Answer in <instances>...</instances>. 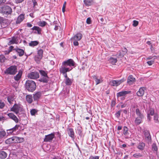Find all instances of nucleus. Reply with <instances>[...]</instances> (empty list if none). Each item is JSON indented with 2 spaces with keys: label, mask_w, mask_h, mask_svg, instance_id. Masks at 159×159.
<instances>
[{
  "label": "nucleus",
  "mask_w": 159,
  "mask_h": 159,
  "mask_svg": "<svg viewBox=\"0 0 159 159\" xmlns=\"http://www.w3.org/2000/svg\"><path fill=\"white\" fill-rule=\"evenodd\" d=\"M75 63L73 59H68L62 62V65L59 69V71L62 74L69 72L72 70L73 67H75Z\"/></svg>",
  "instance_id": "f257e3e1"
},
{
  "label": "nucleus",
  "mask_w": 159,
  "mask_h": 159,
  "mask_svg": "<svg viewBox=\"0 0 159 159\" xmlns=\"http://www.w3.org/2000/svg\"><path fill=\"white\" fill-rule=\"evenodd\" d=\"M25 86L26 89L29 91L34 92L36 89V85L35 82L30 80H27L25 82Z\"/></svg>",
  "instance_id": "f03ea898"
},
{
  "label": "nucleus",
  "mask_w": 159,
  "mask_h": 159,
  "mask_svg": "<svg viewBox=\"0 0 159 159\" xmlns=\"http://www.w3.org/2000/svg\"><path fill=\"white\" fill-rule=\"evenodd\" d=\"M135 112L137 117L135 118L134 123L136 125H138L142 123L144 116L141 113L139 108L136 109Z\"/></svg>",
  "instance_id": "7ed1b4c3"
},
{
  "label": "nucleus",
  "mask_w": 159,
  "mask_h": 159,
  "mask_svg": "<svg viewBox=\"0 0 159 159\" xmlns=\"http://www.w3.org/2000/svg\"><path fill=\"white\" fill-rule=\"evenodd\" d=\"M12 12L11 8L7 5H4L0 7V13L7 15H10Z\"/></svg>",
  "instance_id": "20e7f679"
},
{
  "label": "nucleus",
  "mask_w": 159,
  "mask_h": 159,
  "mask_svg": "<svg viewBox=\"0 0 159 159\" xmlns=\"http://www.w3.org/2000/svg\"><path fill=\"white\" fill-rule=\"evenodd\" d=\"M11 111L14 112L16 114H17L20 112H23V109L21 105L15 104L13 107L11 108Z\"/></svg>",
  "instance_id": "39448f33"
},
{
  "label": "nucleus",
  "mask_w": 159,
  "mask_h": 159,
  "mask_svg": "<svg viewBox=\"0 0 159 159\" xmlns=\"http://www.w3.org/2000/svg\"><path fill=\"white\" fill-rule=\"evenodd\" d=\"M82 34L80 33H77L71 38V40L73 41V43L74 46H77L79 45L78 41H80L82 37Z\"/></svg>",
  "instance_id": "423d86ee"
},
{
  "label": "nucleus",
  "mask_w": 159,
  "mask_h": 159,
  "mask_svg": "<svg viewBox=\"0 0 159 159\" xmlns=\"http://www.w3.org/2000/svg\"><path fill=\"white\" fill-rule=\"evenodd\" d=\"M17 72L16 66H12L7 69L5 73V74L10 75H14Z\"/></svg>",
  "instance_id": "0eeeda50"
},
{
  "label": "nucleus",
  "mask_w": 159,
  "mask_h": 159,
  "mask_svg": "<svg viewBox=\"0 0 159 159\" xmlns=\"http://www.w3.org/2000/svg\"><path fill=\"white\" fill-rule=\"evenodd\" d=\"M125 80V78L119 80H111L110 82V84L113 86H117Z\"/></svg>",
  "instance_id": "6e6552de"
},
{
  "label": "nucleus",
  "mask_w": 159,
  "mask_h": 159,
  "mask_svg": "<svg viewBox=\"0 0 159 159\" xmlns=\"http://www.w3.org/2000/svg\"><path fill=\"white\" fill-rule=\"evenodd\" d=\"M20 37L18 36H15L11 38L8 43V45L13 44H17L19 42Z\"/></svg>",
  "instance_id": "1a4fd4ad"
},
{
  "label": "nucleus",
  "mask_w": 159,
  "mask_h": 159,
  "mask_svg": "<svg viewBox=\"0 0 159 159\" xmlns=\"http://www.w3.org/2000/svg\"><path fill=\"white\" fill-rule=\"evenodd\" d=\"M130 91H122L117 93L116 94V96L118 98L121 97L120 98L121 99L123 100H124L125 98L124 97L125 96L126 94L130 93Z\"/></svg>",
  "instance_id": "9d476101"
},
{
  "label": "nucleus",
  "mask_w": 159,
  "mask_h": 159,
  "mask_svg": "<svg viewBox=\"0 0 159 159\" xmlns=\"http://www.w3.org/2000/svg\"><path fill=\"white\" fill-rule=\"evenodd\" d=\"M43 50L40 49L38 51V54L35 57V60L37 63H39L43 57Z\"/></svg>",
  "instance_id": "9b49d317"
},
{
  "label": "nucleus",
  "mask_w": 159,
  "mask_h": 159,
  "mask_svg": "<svg viewBox=\"0 0 159 159\" xmlns=\"http://www.w3.org/2000/svg\"><path fill=\"white\" fill-rule=\"evenodd\" d=\"M27 76L30 79H35L39 78V75L37 72H32L28 74Z\"/></svg>",
  "instance_id": "f8f14e48"
},
{
  "label": "nucleus",
  "mask_w": 159,
  "mask_h": 159,
  "mask_svg": "<svg viewBox=\"0 0 159 159\" xmlns=\"http://www.w3.org/2000/svg\"><path fill=\"white\" fill-rule=\"evenodd\" d=\"M55 137L54 133H52L50 134L45 136L44 141L45 142H51Z\"/></svg>",
  "instance_id": "ddd939ff"
},
{
  "label": "nucleus",
  "mask_w": 159,
  "mask_h": 159,
  "mask_svg": "<svg viewBox=\"0 0 159 159\" xmlns=\"http://www.w3.org/2000/svg\"><path fill=\"white\" fill-rule=\"evenodd\" d=\"M18 137H12L9 138L5 141V143L7 144H10L12 143H16L17 142Z\"/></svg>",
  "instance_id": "4468645a"
},
{
  "label": "nucleus",
  "mask_w": 159,
  "mask_h": 159,
  "mask_svg": "<svg viewBox=\"0 0 159 159\" xmlns=\"http://www.w3.org/2000/svg\"><path fill=\"white\" fill-rule=\"evenodd\" d=\"M9 118L13 120L16 123H17L19 121V120L17 117L13 113H9L7 115Z\"/></svg>",
  "instance_id": "2eb2a0df"
},
{
  "label": "nucleus",
  "mask_w": 159,
  "mask_h": 159,
  "mask_svg": "<svg viewBox=\"0 0 159 159\" xmlns=\"http://www.w3.org/2000/svg\"><path fill=\"white\" fill-rule=\"evenodd\" d=\"M135 81V79L132 75H129L127 79V82L129 85L132 84Z\"/></svg>",
  "instance_id": "dca6fc26"
},
{
  "label": "nucleus",
  "mask_w": 159,
  "mask_h": 159,
  "mask_svg": "<svg viewBox=\"0 0 159 159\" xmlns=\"http://www.w3.org/2000/svg\"><path fill=\"white\" fill-rule=\"evenodd\" d=\"M144 134L146 140H147L148 142H150L151 141V137L149 131L147 130H145Z\"/></svg>",
  "instance_id": "f3484780"
},
{
  "label": "nucleus",
  "mask_w": 159,
  "mask_h": 159,
  "mask_svg": "<svg viewBox=\"0 0 159 159\" xmlns=\"http://www.w3.org/2000/svg\"><path fill=\"white\" fill-rule=\"evenodd\" d=\"M145 89L144 87H141L136 93L137 96L139 97L143 96L144 93Z\"/></svg>",
  "instance_id": "a211bd4d"
},
{
  "label": "nucleus",
  "mask_w": 159,
  "mask_h": 159,
  "mask_svg": "<svg viewBox=\"0 0 159 159\" xmlns=\"http://www.w3.org/2000/svg\"><path fill=\"white\" fill-rule=\"evenodd\" d=\"M14 50L17 52V54L20 57H21L24 55V52L22 49L16 48L14 49Z\"/></svg>",
  "instance_id": "6ab92c4d"
},
{
  "label": "nucleus",
  "mask_w": 159,
  "mask_h": 159,
  "mask_svg": "<svg viewBox=\"0 0 159 159\" xmlns=\"http://www.w3.org/2000/svg\"><path fill=\"white\" fill-rule=\"evenodd\" d=\"M93 78L96 83V85L102 83L103 81L102 78L100 77H98L95 75H94L93 76Z\"/></svg>",
  "instance_id": "aec40b11"
},
{
  "label": "nucleus",
  "mask_w": 159,
  "mask_h": 159,
  "mask_svg": "<svg viewBox=\"0 0 159 159\" xmlns=\"http://www.w3.org/2000/svg\"><path fill=\"white\" fill-rule=\"evenodd\" d=\"M19 125H16L15 126L12 128L9 129L7 130V132L8 134H11L14 131H16V130L18 129V128L19 127Z\"/></svg>",
  "instance_id": "412c9836"
},
{
  "label": "nucleus",
  "mask_w": 159,
  "mask_h": 159,
  "mask_svg": "<svg viewBox=\"0 0 159 159\" xmlns=\"http://www.w3.org/2000/svg\"><path fill=\"white\" fill-rule=\"evenodd\" d=\"M68 134L69 136L72 139L74 138V132L73 129L72 128H69L67 129Z\"/></svg>",
  "instance_id": "4be33fe9"
},
{
  "label": "nucleus",
  "mask_w": 159,
  "mask_h": 159,
  "mask_svg": "<svg viewBox=\"0 0 159 159\" xmlns=\"http://www.w3.org/2000/svg\"><path fill=\"white\" fill-rule=\"evenodd\" d=\"M123 134L126 138H128L129 137L130 135L128 132V129L126 126L124 127Z\"/></svg>",
  "instance_id": "5701e85b"
},
{
  "label": "nucleus",
  "mask_w": 159,
  "mask_h": 159,
  "mask_svg": "<svg viewBox=\"0 0 159 159\" xmlns=\"http://www.w3.org/2000/svg\"><path fill=\"white\" fill-rule=\"evenodd\" d=\"M24 19V15L23 14H20L18 17L16 21V24H20Z\"/></svg>",
  "instance_id": "b1692460"
},
{
  "label": "nucleus",
  "mask_w": 159,
  "mask_h": 159,
  "mask_svg": "<svg viewBox=\"0 0 159 159\" xmlns=\"http://www.w3.org/2000/svg\"><path fill=\"white\" fill-rule=\"evenodd\" d=\"M41 95V93L40 92H37L34 94V100L37 101L40 98Z\"/></svg>",
  "instance_id": "393cba45"
},
{
  "label": "nucleus",
  "mask_w": 159,
  "mask_h": 159,
  "mask_svg": "<svg viewBox=\"0 0 159 159\" xmlns=\"http://www.w3.org/2000/svg\"><path fill=\"white\" fill-rule=\"evenodd\" d=\"M22 74V71L21 70L19 71L18 74L14 77L15 80L16 81H18L21 78Z\"/></svg>",
  "instance_id": "a878e982"
},
{
  "label": "nucleus",
  "mask_w": 159,
  "mask_h": 159,
  "mask_svg": "<svg viewBox=\"0 0 159 159\" xmlns=\"http://www.w3.org/2000/svg\"><path fill=\"white\" fill-rule=\"evenodd\" d=\"M84 2L85 5L89 6L92 5L94 3L93 0H84Z\"/></svg>",
  "instance_id": "bb28decb"
},
{
  "label": "nucleus",
  "mask_w": 159,
  "mask_h": 159,
  "mask_svg": "<svg viewBox=\"0 0 159 159\" xmlns=\"http://www.w3.org/2000/svg\"><path fill=\"white\" fill-rule=\"evenodd\" d=\"M7 156V153L3 151H0V159H4L6 158Z\"/></svg>",
  "instance_id": "cd10ccee"
},
{
  "label": "nucleus",
  "mask_w": 159,
  "mask_h": 159,
  "mask_svg": "<svg viewBox=\"0 0 159 159\" xmlns=\"http://www.w3.org/2000/svg\"><path fill=\"white\" fill-rule=\"evenodd\" d=\"M31 29L33 30L37 31L38 34H41V29L39 27L34 26Z\"/></svg>",
  "instance_id": "c85d7f7f"
},
{
  "label": "nucleus",
  "mask_w": 159,
  "mask_h": 159,
  "mask_svg": "<svg viewBox=\"0 0 159 159\" xmlns=\"http://www.w3.org/2000/svg\"><path fill=\"white\" fill-rule=\"evenodd\" d=\"M26 99L27 102L29 103H31L33 101V97L32 95H28L26 97Z\"/></svg>",
  "instance_id": "c756f323"
},
{
  "label": "nucleus",
  "mask_w": 159,
  "mask_h": 159,
  "mask_svg": "<svg viewBox=\"0 0 159 159\" xmlns=\"http://www.w3.org/2000/svg\"><path fill=\"white\" fill-rule=\"evenodd\" d=\"M108 61L110 63L113 65H115V63L117 62V60L116 58L111 57L108 60Z\"/></svg>",
  "instance_id": "7c9ffc66"
},
{
  "label": "nucleus",
  "mask_w": 159,
  "mask_h": 159,
  "mask_svg": "<svg viewBox=\"0 0 159 159\" xmlns=\"http://www.w3.org/2000/svg\"><path fill=\"white\" fill-rule=\"evenodd\" d=\"M127 52V49L125 48L123 49V50L120 51L118 54L119 56L121 57L123 56Z\"/></svg>",
  "instance_id": "2f4dec72"
},
{
  "label": "nucleus",
  "mask_w": 159,
  "mask_h": 159,
  "mask_svg": "<svg viewBox=\"0 0 159 159\" xmlns=\"http://www.w3.org/2000/svg\"><path fill=\"white\" fill-rule=\"evenodd\" d=\"M39 43V42L37 41H32L29 43V45L31 47H34V46H37Z\"/></svg>",
  "instance_id": "473e14b6"
},
{
  "label": "nucleus",
  "mask_w": 159,
  "mask_h": 159,
  "mask_svg": "<svg viewBox=\"0 0 159 159\" xmlns=\"http://www.w3.org/2000/svg\"><path fill=\"white\" fill-rule=\"evenodd\" d=\"M145 146V143H140L137 146V148L140 150H143Z\"/></svg>",
  "instance_id": "72a5a7b5"
},
{
  "label": "nucleus",
  "mask_w": 159,
  "mask_h": 159,
  "mask_svg": "<svg viewBox=\"0 0 159 159\" xmlns=\"http://www.w3.org/2000/svg\"><path fill=\"white\" fill-rule=\"evenodd\" d=\"M38 25L41 27H44V26L47 23L45 21L43 20H40L39 21L38 23Z\"/></svg>",
  "instance_id": "f704fd0d"
},
{
  "label": "nucleus",
  "mask_w": 159,
  "mask_h": 159,
  "mask_svg": "<svg viewBox=\"0 0 159 159\" xmlns=\"http://www.w3.org/2000/svg\"><path fill=\"white\" fill-rule=\"evenodd\" d=\"M72 81L69 78H67L66 79L65 83L66 85H70L71 84Z\"/></svg>",
  "instance_id": "c9c22d12"
},
{
  "label": "nucleus",
  "mask_w": 159,
  "mask_h": 159,
  "mask_svg": "<svg viewBox=\"0 0 159 159\" xmlns=\"http://www.w3.org/2000/svg\"><path fill=\"white\" fill-rule=\"evenodd\" d=\"M152 151H155L156 152V154L157 155V148L155 143H153L152 144Z\"/></svg>",
  "instance_id": "e433bc0d"
},
{
  "label": "nucleus",
  "mask_w": 159,
  "mask_h": 159,
  "mask_svg": "<svg viewBox=\"0 0 159 159\" xmlns=\"http://www.w3.org/2000/svg\"><path fill=\"white\" fill-rule=\"evenodd\" d=\"M6 135V133L4 131H0V139L3 138Z\"/></svg>",
  "instance_id": "4c0bfd02"
},
{
  "label": "nucleus",
  "mask_w": 159,
  "mask_h": 159,
  "mask_svg": "<svg viewBox=\"0 0 159 159\" xmlns=\"http://www.w3.org/2000/svg\"><path fill=\"white\" fill-rule=\"evenodd\" d=\"M154 110L152 108H150L148 111V114L151 116L154 115Z\"/></svg>",
  "instance_id": "58836bf2"
},
{
  "label": "nucleus",
  "mask_w": 159,
  "mask_h": 159,
  "mask_svg": "<svg viewBox=\"0 0 159 159\" xmlns=\"http://www.w3.org/2000/svg\"><path fill=\"white\" fill-rule=\"evenodd\" d=\"M48 77H44L43 76L42 78H41L39 80L41 82H42L44 83H46L48 82V80L47 79Z\"/></svg>",
  "instance_id": "ea45409f"
},
{
  "label": "nucleus",
  "mask_w": 159,
  "mask_h": 159,
  "mask_svg": "<svg viewBox=\"0 0 159 159\" xmlns=\"http://www.w3.org/2000/svg\"><path fill=\"white\" fill-rule=\"evenodd\" d=\"M77 130L78 134L80 136H81L82 131V128L80 127H77Z\"/></svg>",
  "instance_id": "a19ab883"
},
{
  "label": "nucleus",
  "mask_w": 159,
  "mask_h": 159,
  "mask_svg": "<svg viewBox=\"0 0 159 159\" xmlns=\"http://www.w3.org/2000/svg\"><path fill=\"white\" fill-rule=\"evenodd\" d=\"M14 100V98L11 96H9L7 97L8 101L10 104H11L12 103Z\"/></svg>",
  "instance_id": "79ce46f5"
},
{
  "label": "nucleus",
  "mask_w": 159,
  "mask_h": 159,
  "mask_svg": "<svg viewBox=\"0 0 159 159\" xmlns=\"http://www.w3.org/2000/svg\"><path fill=\"white\" fill-rule=\"evenodd\" d=\"M39 72L41 75L43 77H48L47 73L44 71L40 70H39Z\"/></svg>",
  "instance_id": "37998d69"
},
{
  "label": "nucleus",
  "mask_w": 159,
  "mask_h": 159,
  "mask_svg": "<svg viewBox=\"0 0 159 159\" xmlns=\"http://www.w3.org/2000/svg\"><path fill=\"white\" fill-rule=\"evenodd\" d=\"M37 112V111L34 109H33L30 110V113L32 116L34 115Z\"/></svg>",
  "instance_id": "c03bdc74"
},
{
  "label": "nucleus",
  "mask_w": 159,
  "mask_h": 159,
  "mask_svg": "<svg viewBox=\"0 0 159 159\" xmlns=\"http://www.w3.org/2000/svg\"><path fill=\"white\" fill-rule=\"evenodd\" d=\"M133 156L136 158H139L142 156V155L140 153H135L133 155Z\"/></svg>",
  "instance_id": "a18cd8bd"
},
{
  "label": "nucleus",
  "mask_w": 159,
  "mask_h": 159,
  "mask_svg": "<svg viewBox=\"0 0 159 159\" xmlns=\"http://www.w3.org/2000/svg\"><path fill=\"white\" fill-rule=\"evenodd\" d=\"M6 59L5 57L3 55H0V60L1 62H3Z\"/></svg>",
  "instance_id": "49530a36"
},
{
  "label": "nucleus",
  "mask_w": 159,
  "mask_h": 159,
  "mask_svg": "<svg viewBox=\"0 0 159 159\" xmlns=\"http://www.w3.org/2000/svg\"><path fill=\"white\" fill-rule=\"evenodd\" d=\"M5 106V103L1 100H0V108L2 109Z\"/></svg>",
  "instance_id": "de8ad7c7"
},
{
  "label": "nucleus",
  "mask_w": 159,
  "mask_h": 159,
  "mask_svg": "<svg viewBox=\"0 0 159 159\" xmlns=\"http://www.w3.org/2000/svg\"><path fill=\"white\" fill-rule=\"evenodd\" d=\"M66 5V2H65L64 3V4L63 5L62 8V11L63 13H64L65 11V8Z\"/></svg>",
  "instance_id": "09e8293b"
},
{
  "label": "nucleus",
  "mask_w": 159,
  "mask_h": 159,
  "mask_svg": "<svg viewBox=\"0 0 159 159\" xmlns=\"http://www.w3.org/2000/svg\"><path fill=\"white\" fill-rule=\"evenodd\" d=\"M133 22V25L134 27L137 26L139 24L138 21L136 20H134Z\"/></svg>",
  "instance_id": "8fccbe9b"
},
{
  "label": "nucleus",
  "mask_w": 159,
  "mask_h": 159,
  "mask_svg": "<svg viewBox=\"0 0 159 159\" xmlns=\"http://www.w3.org/2000/svg\"><path fill=\"white\" fill-rule=\"evenodd\" d=\"M99 156H91L90 157L89 159H99Z\"/></svg>",
  "instance_id": "3c124183"
},
{
  "label": "nucleus",
  "mask_w": 159,
  "mask_h": 159,
  "mask_svg": "<svg viewBox=\"0 0 159 159\" xmlns=\"http://www.w3.org/2000/svg\"><path fill=\"white\" fill-rule=\"evenodd\" d=\"M154 63V60H152L151 61H149L147 62V63L149 65L151 66Z\"/></svg>",
  "instance_id": "603ef678"
},
{
  "label": "nucleus",
  "mask_w": 159,
  "mask_h": 159,
  "mask_svg": "<svg viewBox=\"0 0 159 159\" xmlns=\"http://www.w3.org/2000/svg\"><path fill=\"white\" fill-rule=\"evenodd\" d=\"M121 111L120 110L118 111L115 114V115L116 117L117 118H119L120 116V114Z\"/></svg>",
  "instance_id": "864d4df0"
},
{
  "label": "nucleus",
  "mask_w": 159,
  "mask_h": 159,
  "mask_svg": "<svg viewBox=\"0 0 159 159\" xmlns=\"http://www.w3.org/2000/svg\"><path fill=\"white\" fill-rule=\"evenodd\" d=\"M91 19L89 17L87 19V20H86V23L88 24H90L91 23Z\"/></svg>",
  "instance_id": "5fc2aeb1"
},
{
  "label": "nucleus",
  "mask_w": 159,
  "mask_h": 159,
  "mask_svg": "<svg viewBox=\"0 0 159 159\" xmlns=\"http://www.w3.org/2000/svg\"><path fill=\"white\" fill-rule=\"evenodd\" d=\"M10 52H11V50H6L5 52V54L7 55L9 54Z\"/></svg>",
  "instance_id": "6e6d98bb"
},
{
  "label": "nucleus",
  "mask_w": 159,
  "mask_h": 159,
  "mask_svg": "<svg viewBox=\"0 0 159 159\" xmlns=\"http://www.w3.org/2000/svg\"><path fill=\"white\" fill-rule=\"evenodd\" d=\"M27 25L28 27H31L32 26V25L29 23H27Z\"/></svg>",
  "instance_id": "4d7b16f0"
},
{
  "label": "nucleus",
  "mask_w": 159,
  "mask_h": 159,
  "mask_svg": "<svg viewBox=\"0 0 159 159\" xmlns=\"http://www.w3.org/2000/svg\"><path fill=\"white\" fill-rule=\"evenodd\" d=\"M24 0H16V2L17 3H19L22 2Z\"/></svg>",
  "instance_id": "13d9d810"
},
{
  "label": "nucleus",
  "mask_w": 159,
  "mask_h": 159,
  "mask_svg": "<svg viewBox=\"0 0 159 159\" xmlns=\"http://www.w3.org/2000/svg\"><path fill=\"white\" fill-rule=\"evenodd\" d=\"M5 117H4L3 116H1L0 117V121H2V120H5Z\"/></svg>",
  "instance_id": "bf43d9fd"
},
{
  "label": "nucleus",
  "mask_w": 159,
  "mask_h": 159,
  "mask_svg": "<svg viewBox=\"0 0 159 159\" xmlns=\"http://www.w3.org/2000/svg\"><path fill=\"white\" fill-rule=\"evenodd\" d=\"M32 1L33 2V5L34 7L37 5V3L36 2H35V1H33V0H32Z\"/></svg>",
  "instance_id": "052dcab7"
},
{
  "label": "nucleus",
  "mask_w": 159,
  "mask_h": 159,
  "mask_svg": "<svg viewBox=\"0 0 159 159\" xmlns=\"http://www.w3.org/2000/svg\"><path fill=\"white\" fill-rule=\"evenodd\" d=\"M151 115H148V116H147V117H148V120H151V119H152V117H150V116Z\"/></svg>",
  "instance_id": "680f3d73"
},
{
  "label": "nucleus",
  "mask_w": 159,
  "mask_h": 159,
  "mask_svg": "<svg viewBox=\"0 0 159 159\" xmlns=\"http://www.w3.org/2000/svg\"><path fill=\"white\" fill-rule=\"evenodd\" d=\"M58 26H57V25H56L55 26V27H54V29L55 30H58Z\"/></svg>",
  "instance_id": "e2e57ef3"
},
{
  "label": "nucleus",
  "mask_w": 159,
  "mask_h": 159,
  "mask_svg": "<svg viewBox=\"0 0 159 159\" xmlns=\"http://www.w3.org/2000/svg\"><path fill=\"white\" fill-rule=\"evenodd\" d=\"M135 107V105L132 106L131 107V109H132V111H134Z\"/></svg>",
  "instance_id": "0e129e2a"
},
{
  "label": "nucleus",
  "mask_w": 159,
  "mask_h": 159,
  "mask_svg": "<svg viewBox=\"0 0 159 159\" xmlns=\"http://www.w3.org/2000/svg\"><path fill=\"white\" fill-rule=\"evenodd\" d=\"M122 129V127L121 126H119L117 127V130H120Z\"/></svg>",
  "instance_id": "69168bd1"
},
{
  "label": "nucleus",
  "mask_w": 159,
  "mask_h": 159,
  "mask_svg": "<svg viewBox=\"0 0 159 159\" xmlns=\"http://www.w3.org/2000/svg\"><path fill=\"white\" fill-rule=\"evenodd\" d=\"M63 74V75H64V77L65 78H66V79H67V78H68V77H67V74H66V73H64V74Z\"/></svg>",
  "instance_id": "338daca9"
},
{
  "label": "nucleus",
  "mask_w": 159,
  "mask_h": 159,
  "mask_svg": "<svg viewBox=\"0 0 159 159\" xmlns=\"http://www.w3.org/2000/svg\"><path fill=\"white\" fill-rule=\"evenodd\" d=\"M126 106V105L125 104H123L121 106V108H123L125 107Z\"/></svg>",
  "instance_id": "774afa93"
}]
</instances>
